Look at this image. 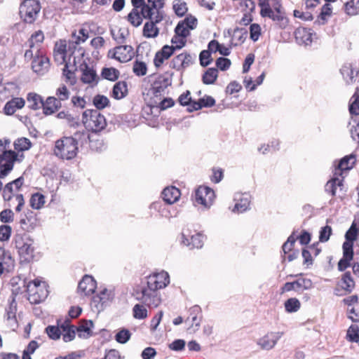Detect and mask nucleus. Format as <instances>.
<instances>
[{
	"mask_svg": "<svg viewBox=\"0 0 359 359\" xmlns=\"http://www.w3.org/2000/svg\"><path fill=\"white\" fill-rule=\"evenodd\" d=\"M133 9L127 15L128 21L134 27L140 26L143 19L148 20L143 27L142 34L146 38H156L159 34L156 25L165 16L163 10L164 0H131Z\"/></svg>",
	"mask_w": 359,
	"mask_h": 359,
	"instance_id": "f257e3e1",
	"label": "nucleus"
},
{
	"mask_svg": "<svg viewBox=\"0 0 359 359\" xmlns=\"http://www.w3.org/2000/svg\"><path fill=\"white\" fill-rule=\"evenodd\" d=\"M170 283L167 272L162 271L147 277V281L142 282L134 290L135 298L148 307H157L161 302L158 290L165 287Z\"/></svg>",
	"mask_w": 359,
	"mask_h": 359,
	"instance_id": "f03ea898",
	"label": "nucleus"
},
{
	"mask_svg": "<svg viewBox=\"0 0 359 359\" xmlns=\"http://www.w3.org/2000/svg\"><path fill=\"white\" fill-rule=\"evenodd\" d=\"M79 150L70 137H63L55 143L54 154L63 160H72L76 157Z\"/></svg>",
	"mask_w": 359,
	"mask_h": 359,
	"instance_id": "7ed1b4c3",
	"label": "nucleus"
},
{
	"mask_svg": "<svg viewBox=\"0 0 359 359\" xmlns=\"http://www.w3.org/2000/svg\"><path fill=\"white\" fill-rule=\"evenodd\" d=\"M28 300L31 304H39L44 301L48 295L47 285L39 279L29 281L27 285Z\"/></svg>",
	"mask_w": 359,
	"mask_h": 359,
	"instance_id": "20e7f679",
	"label": "nucleus"
},
{
	"mask_svg": "<svg viewBox=\"0 0 359 359\" xmlns=\"http://www.w3.org/2000/svg\"><path fill=\"white\" fill-rule=\"evenodd\" d=\"M41 6L36 0H24L20 6V18L27 23H32L40 11Z\"/></svg>",
	"mask_w": 359,
	"mask_h": 359,
	"instance_id": "39448f33",
	"label": "nucleus"
},
{
	"mask_svg": "<svg viewBox=\"0 0 359 359\" xmlns=\"http://www.w3.org/2000/svg\"><path fill=\"white\" fill-rule=\"evenodd\" d=\"M82 122L88 130L97 133L107 125L106 118L102 114H82Z\"/></svg>",
	"mask_w": 359,
	"mask_h": 359,
	"instance_id": "423d86ee",
	"label": "nucleus"
},
{
	"mask_svg": "<svg viewBox=\"0 0 359 359\" xmlns=\"http://www.w3.org/2000/svg\"><path fill=\"white\" fill-rule=\"evenodd\" d=\"M15 243L22 262H30L34 260V248L32 240L18 237L15 239Z\"/></svg>",
	"mask_w": 359,
	"mask_h": 359,
	"instance_id": "0eeeda50",
	"label": "nucleus"
},
{
	"mask_svg": "<svg viewBox=\"0 0 359 359\" xmlns=\"http://www.w3.org/2000/svg\"><path fill=\"white\" fill-rule=\"evenodd\" d=\"M313 287V283L311 279L299 278L293 282H287L280 288L281 294L294 290L297 292H302Z\"/></svg>",
	"mask_w": 359,
	"mask_h": 359,
	"instance_id": "6e6552de",
	"label": "nucleus"
},
{
	"mask_svg": "<svg viewBox=\"0 0 359 359\" xmlns=\"http://www.w3.org/2000/svg\"><path fill=\"white\" fill-rule=\"evenodd\" d=\"M69 137L74 140V144L76 146L78 150L79 148L85 150L95 149L93 146V140H91L88 130L84 129L78 130Z\"/></svg>",
	"mask_w": 359,
	"mask_h": 359,
	"instance_id": "1a4fd4ad",
	"label": "nucleus"
},
{
	"mask_svg": "<svg viewBox=\"0 0 359 359\" xmlns=\"http://www.w3.org/2000/svg\"><path fill=\"white\" fill-rule=\"evenodd\" d=\"M80 71L81 72V80L83 83L96 86L99 81V77L93 67H90L86 62L80 65Z\"/></svg>",
	"mask_w": 359,
	"mask_h": 359,
	"instance_id": "9d476101",
	"label": "nucleus"
},
{
	"mask_svg": "<svg viewBox=\"0 0 359 359\" xmlns=\"http://www.w3.org/2000/svg\"><path fill=\"white\" fill-rule=\"evenodd\" d=\"M214 198V191L208 187L201 186L196 191V201L205 207L210 206Z\"/></svg>",
	"mask_w": 359,
	"mask_h": 359,
	"instance_id": "9b49d317",
	"label": "nucleus"
},
{
	"mask_svg": "<svg viewBox=\"0 0 359 359\" xmlns=\"http://www.w3.org/2000/svg\"><path fill=\"white\" fill-rule=\"evenodd\" d=\"M150 209L157 211L161 217L166 219L175 217L178 215V210L176 208L170 206L169 204H165L161 201L152 203L150 205Z\"/></svg>",
	"mask_w": 359,
	"mask_h": 359,
	"instance_id": "f8f14e48",
	"label": "nucleus"
},
{
	"mask_svg": "<svg viewBox=\"0 0 359 359\" xmlns=\"http://www.w3.org/2000/svg\"><path fill=\"white\" fill-rule=\"evenodd\" d=\"M283 335V332H270L259 339L257 344L264 350L272 349Z\"/></svg>",
	"mask_w": 359,
	"mask_h": 359,
	"instance_id": "ddd939ff",
	"label": "nucleus"
},
{
	"mask_svg": "<svg viewBox=\"0 0 359 359\" xmlns=\"http://www.w3.org/2000/svg\"><path fill=\"white\" fill-rule=\"evenodd\" d=\"M96 281L93 276L85 275L79 283L77 291L81 295L87 296L95 292Z\"/></svg>",
	"mask_w": 359,
	"mask_h": 359,
	"instance_id": "4468645a",
	"label": "nucleus"
},
{
	"mask_svg": "<svg viewBox=\"0 0 359 359\" xmlns=\"http://www.w3.org/2000/svg\"><path fill=\"white\" fill-rule=\"evenodd\" d=\"M251 196L248 193L236 194L234 196L235 205L232 211L243 213L250 208Z\"/></svg>",
	"mask_w": 359,
	"mask_h": 359,
	"instance_id": "2eb2a0df",
	"label": "nucleus"
},
{
	"mask_svg": "<svg viewBox=\"0 0 359 359\" xmlns=\"http://www.w3.org/2000/svg\"><path fill=\"white\" fill-rule=\"evenodd\" d=\"M142 114H118L116 121L128 127H135L141 123Z\"/></svg>",
	"mask_w": 359,
	"mask_h": 359,
	"instance_id": "dca6fc26",
	"label": "nucleus"
},
{
	"mask_svg": "<svg viewBox=\"0 0 359 359\" xmlns=\"http://www.w3.org/2000/svg\"><path fill=\"white\" fill-rule=\"evenodd\" d=\"M187 231L184 230L182 233V243L190 248H201L203 245L204 236L200 233L189 235Z\"/></svg>",
	"mask_w": 359,
	"mask_h": 359,
	"instance_id": "f3484780",
	"label": "nucleus"
},
{
	"mask_svg": "<svg viewBox=\"0 0 359 359\" xmlns=\"http://www.w3.org/2000/svg\"><path fill=\"white\" fill-rule=\"evenodd\" d=\"M260 15L263 18L268 17L273 21L277 22L280 28H285L288 23V20L285 17V13H275L271 7H268L261 11Z\"/></svg>",
	"mask_w": 359,
	"mask_h": 359,
	"instance_id": "a211bd4d",
	"label": "nucleus"
},
{
	"mask_svg": "<svg viewBox=\"0 0 359 359\" xmlns=\"http://www.w3.org/2000/svg\"><path fill=\"white\" fill-rule=\"evenodd\" d=\"M133 55V48L131 46H120L114 48L113 57L121 62H126L131 60Z\"/></svg>",
	"mask_w": 359,
	"mask_h": 359,
	"instance_id": "6ab92c4d",
	"label": "nucleus"
},
{
	"mask_svg": "<svg viewBox=\"0 0 359 359\" xmlns=\"http://www.w3.org/2000/svg\"><path fill=\"white\" fill-rule=\"evenodd\" d=\"M20 227L26 231H31L36 226V219L35 213L30 210H27L23 217L20 220Z\"/></svg>",
	"mask_w": 359,
	"mask_h": 359,
	"instance_id": "aec40b11",
	"label": "nucleus"
},
{
	"mask_svg": "<svg viewBox=\"0 0 359 359\" xmlns=\"http://www.w3.org/2000/svg\"><path fill=\"white\" fill-rule=\"evenodd\" d=\"M49 66V60L44 56H36L32 62L33 71L39 75L44 74L48 71Z\"/></svg>",
	"mask_w": 359,
	"mask_h": 359,
	"instance_id": "412c9836",
	"label": "nucleus"
},
{
	"mask_svg": "<svg viewBox=\"0 0 359 359\" xmlns=\"http://www.w3.org/2000/svg\"><path fill=\"white\" fill-rule=\"evenodd\" d=\"M172 83L171 79L164 75L159 76L152 84L153 93L157 96L161 95Z\"/></svg>",
	"mask_w": 359,
	"mask_h": 359,
	"instance_id": "4be33fe9",
	"label": "nucleus"
},
{
	"mask_svg": "<svg viewBox=\"0 0 359 359\" xmlns=\"http://www.w3.org/2000/svg\"><path fill=\"white\" fill-rule=\"evenodd\" d=\"M295 39L298 43L309 45L312 42L313 32L311 29L299 27L294 32Z\"/></svg>",
	"mask_w": 359,
	"mask_h": 359,
	"instance_id": "5701e85b",
	"label": "nucleus"
},
{
	"mask_svg": "<svg viewBox=\"0 0 359 359\" xmlns=\"http://www.w3.org/2000/svg\"><path fill=\"white\" fill-rule=\"evenodd\" d=\"M161 194L164 202L171 205L178 201L181 193L179 189L172 186L165 188Z\"/></svg>",
	"mask_w": 359,
	"mask_h": 359,
	"instance_id": "b1692460",
	"label": "nucleus"
},
{
	"mask_svg": "<svg viewBox=\"0 0 359 359\" xmlns=\"http://www.w3.org/2000/svg\"><path fill=\"white\" fill-rule=\"evenodd\" d=\"M340 72L348 84L353 83L355 77L358 76V71L353 69L351 63L344 64L341 68Z\"/></svg>",
	"mask_w": 359,
	"mask_h": 359,
	"instance_id": "393cba45",
	"label": "nucleus"
},
{
	"mask_svg": "<svg viewBox=\"0 0 359 359\" xmlns=\"http://www.w3.org/2000/svg\"><path fill=\"white\" fill-rule=\"evenodd\" d=\"M93 327V323L92 320L83 321L78 327L76 332L78 337L82 339H88L93 335L91 329Z\"/></svg>",
	"mask_w": 359,
	"mask_h": 359,
	"instance_id": "a878e982",
	"label": "nucleus"
},
{
	"mask_svg": "<svg viewBox=\"0 0 359 359\" xmlns=\"http://www.w3.org/2000/svg\"><path fill=\"white\" fill-rule=\"evenodd\" d=\"M8 301L9 305L8 308L6 309L5 318L8 321L13 322L16 324L17 302L15 301V296L12 294Z\"/></svg>",
	"mask_w": 359,
	"mask_h": 359,
	"instance_id": "bb28decb",
	"label": "nucleus"
},
{
	"mask_svg": "<svg viewBox=\"0 0 359 359\" xmlns=\"http://www.w3.org/2000/svg\"><path fill=\"white\" fill-rule=\"evenodd\" d=\"M25 101L22 97H14L6 102L4 108V112H15L16 110L22 109Z\"/></svg>",
	"mask_w": 359,
	"mask_h": 359,
	"instance_id": "cd10ccee",
	"label": "nucleus"
},
{
	"mask_svg": "<svg viewBox=\"0 0 359 359\" xmlns=\"http://www.w3.org/2000/svg\"><path fill=\"white\" fill-rule=\"evenodd\" d=\"M27 100L28 107L32 110H37L43 107V100L41 96L35 93H28Z\"/></svg>",
	"mask_w": 359,
	"mask_h": 359,
	"instance_id": "c85d7f7f",
	"label": "nucleus"
},
{
	"mask_svg": "<svg viewBox=\"0 0 359 359\" xmlns=\"http://www.w3.org/2000/svg\"><path fill=\"white\" fill-rule=\"evenodd\" d=\"M61 107V102L55 97H48L43 102V112H55Z\"/></svg>",
	"mask_w": 359,
	"mask_h": 359,
	"instance_id": "c756f323",
	"label": "nucleus"
},
{
	"mask_svg": "<svg viewBox=\"0 0 359 359\" xmlns=\"http://www.w3.org/2000/svg\"><path fill=\"white\" fill-rule=\"evenodd\" d=\"M215 104V100L210 95H205L203 97L200 98L198 101L192 103V109L198 111L203 107H210Z\"/></svg>",
	"mask_w": 359,
	"mask_h": 359,
	"instance_id": "7c9ffc66",
	"label": "nucleus"
},
{
	"mask_svg": "<svg viewBox=\"0 0 359 359\" xmlns=\"http://www.w3.org/2000/svg\"><path fill=\"white\" fill-rule=\"evenodd\" d=\"M343 186V180L339 177H332L325 185V191L332 196L336 195L337 187Z\"/></svg>",
	"mask_w": 359,
	"mask_h": 359,
	"instance_id": "2f4dec72",
	"label": "nucleus"
},
{
	"mask_svg": "<svg viewBox=\"0 0 359 359\" xmlns=\"http://www.w3.org/2000/svg\"><path fill=\"white\" fill-rule=\"evenodd\" d=\"M339 285L347 292H351L353 290L355 283L349 271L344 273Z\"/></svg>",
	"mask_w": 359,
	"mask_h": 359,
	"instance_id": "473e14b6",
	"label": "nucleus"
},
{
	"mask_svg": "<svg viewBox=\"0 0 359 359\" xmlns=\"http://www.w3.org/2000/svg\"><path fill=\"white\" fill-rule=\"evenodd\" d=\"M128 92L127 83L125 81L117 82L112 90V97L116 100L124 97Z\"/></svg>",
	"mask_w": 359,
	"mask_h": 359,
	"instance_id": "72a5a7b5",
	"label": "nucleus"
},
{
	"mask_svg": "<svg viewBox=\"0 0 359 359\" xmlns=\"http://www.w3.org/2000/svg\"><path fill=\"white\" fill-rule=\"evenodd\" d=\"M89 38V32L86 28H81L78 32H73L71 35L70 39L74 41L75 44L79 46L81 43H84Z\"/></svg>",
	"mask_w": 359,
	"mask_h": 359,
	"instance_id": "f704fd0d",
	"label": "nucleus"
},
{
	"mask_svg": "<svg viewBox=\"0 0 359 359\" xmlns=\"http://www.w3.org/2000/svg\"><path fill=\"white\" fill-rule=\"evenodd\" d=\"M141 123H145L151 127H157L161 123L163 124L162 118H159V114H142Z\"/></svg>",
	"mask_w": 359,
	"mask_h": 359,
	"instance_id": "c9c22d12",
	"label": "nucleus"
},
{
	"mask_svg": "<svg viewBox=\"0 0 359 359\" xmlns=\"http://www.w3.org/2000/svg\"><path fill=\"white\" fill-rule=\"evenodd\" d=\"M201 308L198 305H194L189 309V316L187 320L191 319L192 325L199 327L201 321Z\"/></svg>",
	"mask_w": 359,
	"mask_h": 359,
	"instance_id": "e433bc0d",
	"label": "nucleus"
},
{
	"mask_svg": "<svg viewBox=\"0 0 359 359\" xmlns=\"http://www.w3.org/2000/svg\"><path fill=\"white\" fill-rule=\"evenodd\" d=\"M355 163V156L350 154L343 157L339 162L337 168L341 171L351 170Z\"/></svg>",
	"mask_w": 359,
	"mask_h": 359,
	"instance_id": "4c0bfd02",
	"label": "nucleus"
},
{
	"mask_svg": "<svg viewBox=\"0 0 359 359\" xmlns=\"http://www.w3.org/2000/svg\"><path fill=\"white\" fill-rule=\"evenodd\" d=\"M208 48L213 53L219 52L222 55L228 56L230 55V49L220 44L216 40H212L208 43Z\"/></svg>",
	"mask_w": 359,
	"mask_h": 359,
	"instance_id": "58836bf2",
	"label": "nucleus"
},
{
	"mask_svg": "<svg viewBox=\"0 0 359 359\" xmlns=\"http://www.w3.org/2000/svg\"><path fill=\"white\" fill-rule=\"evenodd\" d=\"M185 43H186V40L181 39L180 45L171 46H170L168 45H165L162 48V49L158 52L164 56V58L168 59L173 54L174 51L176 49L182 48V47H184L185 46Z\"/></svg>",
	"mask_w": 359,
	"mask_h": 359,
	"instance_id": "ea45409f",
	"label": "nucleus"
},
{
	"mask_svg": "<svg viewBox=\"0 0 359 359\" xmlns=\"http://www.w3.org/2000/svg\"><path fill=\"white\" fill-rule=\"evenodd\" d=\"M218 71L216 68H208L202 77L203 83L206 85L212 84L218 76Z\"/></svg>",
	"mask_w": 359,
	"mask_h": 359,
	"instance_id": "a19ab883",
	"label": "nucleus"
},
{
	"mask_svg": "<svg viewBox=\"0 0 359 359\" xmlns=\"http://www.w3.org/2000/svg\"><path fill=\"white\" fill-rule=\"evenodd\" d=\"M45 203V197L43 194L35 193L32 195L29 200L30 206L35 210L41 209Z\"/></svg>",
	"mask_w": 359,
	"mask_h": 359,
	"instance_id": "79ce46f5",
	"label": "nucleus"
},
{
	"mask_svg": "<svg viewBox=\"0 0 359 359\" xmlns=\"http://www.w3.org/2000/svg\"><path fill=\"white\" fill-rule=\"evenodd\" d=\"M359 234V222L358 224L356 223L355 221H353L348 229V231L345 233L346 241H348L351 242H354L356 240Z\"/></svg>",
	"mask_w": 359,
	"mask_h": 359,
	"instance_id": "37998d69",
	"label": "nucleus"
},
{
	"mask_svg": "<svg viewBox=\"0 0 359 359\" xmlns=\"http://www.w3.org/2000/svg\"><path fill=\"white\" fill-rule=\"evenodd\" d=\"M285 309L287 313H294L299 311L301 307L299 300L295 297L290 298L284 303Z\"/></svg>",
	"mask_w": 359,
	"mask_h": 359,
	"instance_id": "c03bdc74",
	"label": "nucleus"
},
{
	"mask_svg": "<svg viewBox=\"0 0 359 359\" xmlns=\"http://www.w3.org/2000/svg\"><path fill=\"white\" fill-rule=\"evenodd\" d=\"M59 118H65L71 127H75L79 125L80 118L77 114H57Z\"/></svg>",
	"mask_w": 359,
	"mask_h": 359,
	"instance_id": "a18cd8bd",
	"label": "nucleus"
},
{
	"mask_svg": "<svg viewBox=\"0 0 359 359\" xmlns=\"http://www.w3.org/2000/svg\"><path fill=\"white\" fill-rule=\"evenodd\" d=\"M102 76L107 80L114 81L118 79L119 76V71L113 67H104L102 70Z\"/></svg>",
	"mask_w": 359,
	"mask_h": 359,
	"instance_id": "49530a36",
	"label": "nucleus"
},
{
	"mask_svg": "<svg viewBox=\"0 0 359 359\" xmlns=\"http://www.w3.org/2000/svg\"><path fill=\"white\" fill-rule=\"evenodd\" d=\"M190 95V92L187 90L179 97L178 102L182 106H188L189 112H193L194 110L192 109V103L195 101L191 99Z\"/></svg>",
	"mask_w": 359,
	"mask_h": 359,
	"instance_id": "de8ad7c7",
	"label": "nucleus"
},
{
	"mask_svg": "<svg viewBox=\"0 0 359 359\" xmlns=\"http://www.w3.org/2000/svg\"><path fill=\"white\" fill-rule=\"evenodd\" d=\"M133 317L136 319L142 320L147 317V309L141 304H135L133 308Z\"/></svg>",
	"mask_w": 359,
	"mask_h": 359,
	"instance_id": "09e8293b",
	"label": "nucleus"
},
{
	"mask_svg": "<svg viewBox=\"0 0 359 359\" xmlns=\"http://www.w3.org/2000/svg\"><path fill=\"white\" fill-rule=\"evenodd\" d=\"M344 6L348 15H355L359 13V0H351L346 2Z\"/></svg>",
	"mask_w": 359,
	"mask_h": 359,
	"instance_id": "8fccbe9b",
	"label": "nucleus"
},
{
	"mask_svg": "<svg viewBox=\"0 0 359 359\" xmlns=\"http://www.w3.org/2000/svg\"><path fill=\"white\" fill-rule=\"evenodd\" d=\"M172 7L175 14L178 16H183L187 11V4L182 0H175Z\"/></svg>",
	"mask_w": 359,
	"mask_h": 359,
	"instance_id": "3c124183",
	"label": "nucleus"
},
{
	"mask_svg": "<svg viewBox=\"0 0 359 359\" xmlns=\"http://www.w3.org/2000/svg\"><path fill=\"white\" fill-rule=\"evenodd\" d=\"M346 337L351 342L359 341V327L357 325H351L348 327Z\"/></svg>",
	"mask_w": 359,
	"mask_h": 359,
	"instance_id": "603ef678",
	"label": "nucleus"
},
{
	"mask_svg": "<svg viewBox=\"0 0 359 359\" xmlns=\"http://www.w3.org/2000/svg\"><path fill=\"white\" fill-rule=\"evenodd\" d=\"M211 51L209 48L208 50H202L199 55L200 64L202 67H207L212 62L211 57Z\"/></svg>",
	"mask_w": 359,
	"mask_h": 359,
	"instance_id": "864d4df0",
	"label": "nucleus"
},
{
	"mask_svg": "<svg viewBox=\"0 0 359 359\" xmlns=\"http://www.w3.org/2000/svg\"><path fill=\"white\" fill-rule=\"evenodd\" d=\"M109 103V99L104 95H97L93 98V104L99 110L103 109Z\"/></svg>",
	"mask_w": 359,
	"mask_h": 359,
	"instance_id": "5fc2aeb1",
	"label": "nucleus"
},
{
	"mask_svg": "<svg viewBox=\"0 0 359 359\" xmlns=\"http://www.w3.org/2000/svg\"><path fill=\"white\" fill-rule=\"evenodd\" d=\"M133 72L138 76H144L147 74V67L144 62L135 61L133 67Z\"/></svg>",
	"mask_w": 359,
	"mask_h": 359,
	"instance_id": "6e6d98bb",
	"label": "nucleus"
},
{
	"mask_svg": "<svg viewBox=\"0 0 359 359\" xmlns=\"http://www.w3.org/2000/svg\"><path fill=\"white\" fill-rule=\"evenodd\" d=\"M46 332L53 340L59 339L62 334L60 327L54 325H48L46 328Z\"/></svg>",
	"mask_w": 359,
	"mask_h": 359,
	"instance_id": "4d7b16f0",
	"label": "nucleus"
},
{
	"mask_svg": "<svg viewBox=\"0 0 359 359\" xmlns=\"http://www.w3.org/2000/svg\"><path fill=\"white\" fill-rule=\"evenodd\" d=\"M297 239V237L295 236L294 232H293L286 241L285 243L283 245V251L284 252V255H287V253L290 252L292 249V246L294 245L296 240Z\"/></svg>",
	"mask_w": 359,
	"mask_h": 359,
	"instance_id": "13d9d810",
	"label": "nucleus"
},
{
	"mask_svg": "<svg viewBox=\"0 0 359 359\" xmlns=\"http://www.w3.org/2000/svg\"><path fill=\"white\" fill-rule=\"evenodd\" d=\"M343 257L353 259V242L345 241L342 245Z\"/></svg>",
	"mask_w": 359,
	"mask_h": 359,
	"instance_id": "bf43d9fd",
	"label": "nucleus"
},
{
	"mask_svg": "<svg viewBox=\"0 0 359 359\" xmlns=\"http://www.w3.org/2000/svg\"><path fill=\"white\" fill-rule=\"evenodd\" d=\"M67 50V52H69L71 54V55H73L76 50L79 53V56L83 57L85 55L84 49L81 47H79V46L77 44H75L74 41H72L70 39L68 41Z\"/></svg>",
	"mask_w": 359,
	"mask_h": 359,
	"instance_id": "052dcab7",
	"label": "nucleus"
},
{
	"mask_svg": "<svg viewBox=\"0 0 359 359\" xmlns=\"http://www.w3.org/2000/svg\"><path fill=\"white\" fill-rule=\"evenodd\" d=\"M131 334L128 330L122 329L116 333L115 339L120 344H126L130 338Z\"/></svg>",
	"mask_w": 359,
	"mask_h": 359,
	"instance_id": "680f3d73",
	"label": "nucleus"
},
{
	"mask_svg": "<svg viewBox=\"0 0 359 359\" xmlns=\"http://www.w3.org/2000/svg\"><path fill=\"white\" fill-rule=\"evenodd\" d=\"M32 143L30 140L26 137H22L18 140L15 143V148L19 151H25L31 148Z\"/></svg>",
	"mask_w": 359,
	"mask_h": 359,
	"instance_id": "e2e57ef3",
	"label": "nucleus"
},
{
	"mask_svg": "<svg viewBox=\"0 0 359 359\" xmlns=\"http://www.w3.org/2000/svg\"><path fill=\"white\" fill-rule=\"evenodd\" d=\"M110 298V292L107 290L104 289L100 293L93 297V301L95 302L100 303L102 306L107 302V301Z\"/></svg>",
	"mask_w": 359,
	"mask_h": 359,
	"instance_id": "0e129e2a",
	"label": "nucleus"
},
{
	"mask_svg": "<svg viewBox=\"0 0 359 359\" xmlns=\"http://www.w3.org/2000/svg\"><path fill=\"white\" fill-rule=\"evenodd\" d=\"M175 34L180 36L182 38H187L190 32L189 30L185 27L184 22L180 21L175 29Z\"/></svg>",
	"mask_w": 359,
	"mask_h": 359,
	"instance_id": "69168bd1",
	"label": "nucleus"
},
{
	"mask_svg": "<svg viewBox=\"0 0 359 359\" xmlns=\"http://www.w3.org/2000/svg\"><path fill=\"white\" fill-rule=\"evenodd\" d=\"M261 34V27L259 25L253 23L250 27V36L253 41H257Z\"/></svg>",
	"mask_w": 359,
	"mask_h": 359,
	"instance_id": "338daca9",
	"label": "nucleus"
},
{
	"mask_svg": "<svg viewBox=\"0 0 359 359\" xmlns=\"http://www.w3.org/2000/svg\"><path fill=\"white\" fill-rule=\"evenodd\" d=\"M231 62L228 58L219 57L216 60V66L221 71H226L230 67Z\"/></svg>",
	"mask_w": 359,
	"mask_h": 359,
	"instance_id": "774afa93",
	"label": "nucleus"
}]
</instances>
